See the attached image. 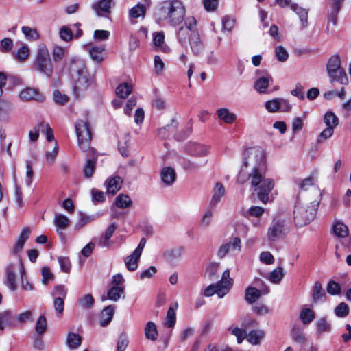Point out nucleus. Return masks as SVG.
Segmentation results:
<instances>
[{
	"instance_id": "obj_1",
	"label": "nucleus",
	"mask_w": 351,
	"mask_h": 351,
	"mask_svg": "<svg viewBox=\"0 0 351 351\" xmlns=\"http://www.w3.org/2000/svg\"><path fill=\"white\" fill-rule=\"evenodd\" d=\"M243 161L237 180L240 183L250 181L251 187L257 198L263 204L270 201V194L274 187L271 178H265V154L261 147H251L243 153Z\"/></svg>"
},
{
	"instance_id": "obj_2",
	"label": "nucleus",
	"mask_w": 351,
	"mask_h": 351,
	"mask_svg": "<svg viewBox=\"0 0 351 351\" xmlns=\"http://www.w3.org/2000/svg\"><path fill=\"white\" fill-rule=\"evenodd\" d=\"M185 8L178 0H166L162 2L154 11V17L158 23L168 20L172 26L180 25L184 17Z\"/></svg>"
},
{
	"instance_id": "obj_3",
	"label": "nucleus",
	"mask_w": 351,
	"mask_h": 351,
	"mask_svg": "<svg viewBox=\"0 0 351 351\" xmlns=\"http://www.w3.org/2000/svg\"><path fill=\"white\" fill-rule=\"evenodd\" d=\"M69 73L73 85L74 94L76 97H80L87 90L90 82V77L84 61L80 59L72 60Z\"/></svg>"
},
{
	"instance_id": "obj_4",
	"label": "nucleus",
	"mask_w": 351,
	"mask_h": 351,
	"mask_svg": "<svg viewBox=\"0 0 351 351\" xmlns=\"http://www.w3.org/2000/svg\"><path fill=\"white\" fill-rule=\"evenodd\" d=\"M22 232L20 234L13 250L12 254L17 257L16 262L10 263L5 269L4 285L11 291H16L18 288V274H22Z\"/></svg>"
},
{
	"instance_id": "obj_5",
	"label": "nucleus",
	"mask_w": 351,
	"mask_h": 351,
	"mask_svg": "<svg viewBox=\"0 0 351 351\" xmlns=\"http://www.w3.org/2000/svg\"><path fill=\"white\" fill-rule=\"evenodd\" d=\"M318 203H298L294 210V220L297 226H303L313 221L316 215Z\"/></svg>"
},
{
	"instance_id": "obj_6",
	"label": "nucleus",
	"mask_w": 351,
	"mask_h": 351,
	"mask_svg": "<svg viewBox=\"0 0 351 351\" xmlns=\"http://www.w3.org/2000/svg\"><path fill=\"white\" fill-rule=\"evenodd\" d=\"M326 71L331 82L337 81L341 84H348V79L346 72L341 67V59L339 55H333L328 59Z\"/></svg>"
},
{
	"instance_id": "obj_7",
	"label": "nucleus",
	"mask_w": 351,
	"mask_h": 351,
	"mask_svg": "<svg viewBox=\"0 0 351 351\" xmlns=\"http://www.w3.org/2000/svg\"><path fill=\"white\" fill-rule=\"evenodd\" d=\"M35 64L41 73L51 77L53 69L49 50L45 45L38 46Z\"/></svg>"
},
{
	"instance_id": "obj_8",
	"label": "nucleus",
	"mask_w": 351,
	"mask_h": 351,
	"mask_svg": "<svg viewBox=\"0 0 351 351\" xmlns=\"http://www.w3.org/2000/svg\"><path fill=\"white\" fill-rule=\"evenodd\" d=\"M75 130L80 148L86 151L90 146L92 138L90 124L87 121L78 120L75 123Z\"/></svg>"
},
{
	"instance_id": "obj_9",
	"label": "nucleus",
	"mask_w": 351,
	"mask_h": 351,
	"mask_svg": "<svg viewBox=\"0 0 351 351\" xmlns=\"http://www.w3.org/2000/svg\"><path fill=\"white\" fill-rule=\"evenodd\" d=\"M286 221L282 219H274L271 223L267 233L269 241H275L282 237L285 234Z\"/></svg>"
},
{
	"instance_id": "obj_10",
	"label": "nucleus",
	"mask_w": 351,
	"mask_h": 351,
	"mask_svg": "<svg viewBox=\"0 0 351 351\" xmlns=\"http://www.w3.org/2000/svg\"><path fill=\"white\" fill-rule=\"evenodd\" d=\"M291 0H276V3L281 8H285L290 5L291 9L296 13L300 19L303 27L308 24V10L299 7L297 4H291Z\"/></svg>"
},
{
	"instance_id": "obj_11",
	"label": "nucleus",
	"mask_w": 351,
	"mask_h": 351,
	"mask_svg": "<svg viewBox=\"0 0 351 351\" xmlns=\"http://www.w3.org/2000/svg\"><path fill=\"white\" fill-rule=\"evenodd\" d=\"M241 249V241L240 238L236 237L226 243L223 244L217 252V256L223 258L230 252H240Z\"/></svg>"
},
{
	"instance_id": "obj_12",
	"label": "nucleus",
	"mask_w": 351,
	"mask_h": 351,
	"mask_svg": "<svg viewBox=\"0 0 351 351\" xmlns=\"http://www.w3.org/2000/svg\"><path fill=\"white\" fill-rule=\"evenodd\" d=\"M344 0H330L328 3V21L333 25L337 24V15L341 10Z\"/></svg>"
},
{
	"instance_id": "obj_13",
	"label": "nucleus",
	"mask_w": 351,
	"mask_h": 351,
	"mask_svg": "<svg viewBox=\"0 0 351 351\" xmlns=\"http://www.w3.org/2000/svg\"><path fill=\"white\" fill-rule=\"evenodd\" d=\"M22 321V313L19 314L17 317L12 314L10 311H5L0 312V330H3L5 326H14L16 322Z\"/></svg>"
},
{
	"instance_id": "obj_14",
	"label": "nucleus",
	"mask_w": 351,
	"mask_h": 351,
	"mask_svg": "<svg viewBox=\"0 0 351 351\" xmlns=\"http://www.w3.org/2000/svg\"><path fill=\"white\" fill-rule=\"evenodd\" d=\"M112 4V0H99L92 8L99 16L108 17Z\"/></svg>"
},
{
	"instance_id": "obj_15",
	"label": "nucleus",
	"mask_w": 351,
	"mask_h": 351,
	"mask_svg": "<svg viewBox=\"0 0 351 351\" xmlns=\"http://www.w3.org/2000/svg\"><path fill=\"white\" fill-rule=\"evenodd\" d=\"M186 152L193 156H204L208 154V148L197 143H189L186 145Z\"/></svg>"
},
{
	"instance_id": "obj_16",
	"label": "nucleus",
	"mask_w": 351,
	"mask_h": 351,
	"mask_svg": "<svg viewBox=\"0 0 351 351\" xmlns=\"http://www.w3.org/2000/svg\"><path fill=\"white\" fill-rule=\"evenodd\" d=\"M23 99L43 102L45 96L38 88L27 87L23 89Z\"/></svg>"
},
{
	"instance_id": "obj_17",
	"label": "nucleus",
	"mask_w": 351,
	"mask_h": 351,
	"mask_svg": "<svg viewBox=\"0 0 351 351\" xmlns=\"http://www.w3.org/2000/svg\"><path fill=\"white\" fill-rule=\"evenodd\" d=\"M191 48L195 56H199L204 50V44L201 40L198 32H194L189 39Z\"/></svg>"
},
{
	"instance_id": "obj_18",
	"label": "nucleus",
	"mask_w": 351,
	"mask_h": 351,
	"mask_svg": "<svg viewBox=\"0 0 351 351\" xmlns=\"http://www.w3.org/2000/svg\"><path fill=\"white\" fill-rule=\"evenodd\" d=\"M160 177L162 182L167 186L172 185L176 179V173L172 167H166L162 169Z\"/></svg>"
},
{
	"instance_id": "obj_19",
	"label": "nucleus",
	"mask_w": 351,
	"mask_h": 351,
	"mask_svg": "<svg viewBox=\"0 0 351 351\" xmlns=\"http://www.w3.org/2000/svg\"><path fill=\"white\" fill-rule=\"evenodd\" d=\"M53 222L55 226L57 227L56 231L60 236H62L63 234L62 230L66 229L70 224L69 218L60 213H56L55 215Z\"/></svg>"
},
{
	"instance_id": "obj_20",
	"label": "nucleus",
	"mask_w": 351,
	"mask_h": 351,
	"mask_svg": "<svg viewBox=\"0 0 351 351\" xmlns=\"http://www.w3.org/2000/svg\"><path fill=\"white\" fill-rule=\"evenodd\" d=\"M122 183L123 180L119 176H114L113 178H108L105 182L107 192L108 193L115 194L121 189Z\"/></svg>"
},
{
	"instance_id": "obj_21",
	"label": "nucleus",
	"mask_w": 351,
	"mask_h": 351,
	"mask_svg": "<svg viewBox=\"0 0 351 351\" xmlns=\"http://www.w3.org/2000/svg\"><path fill=\"white\" fill-rule=\"evenodd\" d=\"M184 251V247L178 246L171 249H168L163 252V257L168 262H172L180 258Z\"/></svg>"
},
{
	"instance_id": "obj_22",
	"label": "nucleus",
	"mask_w": 351,
	"mask_h": 351,
	"mask_svg": "<svg viewBox=\"0 0 351 351\" xmlns=\"http://www.w3.org/2000/svg\"><path fill=\"white\" fill-rule=\"evenodd\" d=\"M105 47L103 45L97 46L92 45L88 49V53L91 59L96 62H101L104 60V52Z\"/></svg>"
},
{
	"instance_id": "obj_23",
	"label": "nucleus",
	"mask_w": 351,
	"mask_h": 351,
	"mask_svg": "<svg viewBox=\"0 0 351 351\" xmlns=\"http://www.w3.org/2000/svg\"><path fill=\"white\" fill-rule=\"evenodd\" d=\"M225 195V189L220 182H217L213 190V194L210 202V206L214 208L221 200V198Z\"/></svg>"
},
{
	"instance_id": "obj_24",
	"label": "nucleus",
	"mask_w": 351,
	"mask_h": 351,
	"mask_svg": "<svg viewBox=\"0 0 351 351\" xmlns=\"http://www.w3.org/2000/svg\"><path fill=\"white\" fill-rule=\"evenodd\" d=\"M114 313L113 306L108 305L102 311L100 315V325L103 327L108 326L111 322Z\"/></svg>"
},
{
	"instance_id": "obj_25",
	"label": "nucleus",
	"mask_w": 351,
	"mask_h": 351,
	"mask_svg": "<svg viewBox=\"0 0 351 351\" xmlns=\"http://www.w3.org/2000/svg\"><path fill=\"white\" fill-rule=\"evenodd\" d=\"M270 81H273V79L269 75L260 77L255 82L254 87L258 93H265Z\"/></svg>"
},
{
	"instance_id": "obj_26",
	"label": "nucleus",
	"mask_w": 351,
	"mask_h": 351,
	"mask_svg": "<svg viewBox=\"0 0 351 351\" xmlns=\"http://www.w3.org/2000/svg\"><path fill=\"white\" fill-rule=\"evenodd\" d=\"M215 293H216L219 298H221L228 293L217 283L210 285L204 291V295L206 297L212 296Z\"/></svg>"
},
{
	"instance_id": "obj_27",
	"label": "nucleus",
	"mask_w": 351,
	"mask_h": 351,
	"mask_svg": "<svg viewBox=\"0 0 351 351\" xmlns=\"http://www.w3.org/2000/svg\"><path fill=\"white\" fill-rule=\"evenodd\" d=\"M206 163V161H204L201 164H197L186 158L180 159V164L186 171H187L189 173H195L199 169V168L204 166Z\"/></svg>"
},
{
	"instance_id": "obj_28",
	"label": "nucleus",
	"mask_w": 351,
	"mask_h": 351,
	"mask_svg": "<svg viewBox=\"0 0 351 351\" xmlns=\"http://www.w3.org/2000/svg\"><path fill=\"white\" fill-rule=\"evenodd\" d=\"M217 114L219 119L228 124L232 123L237 119V116L226 108H219L217 110Z\"/></svg>"
},
{
	"instance_id": "obj_29",
	"label": "nucleus",
	"mask_w": 351,
	"mask_h": 351,
	"mask_svg": "<svg viewBox=\"0 0 351 351\" xmlns=\"http://www.w3.org/2000/svg\"><path fill=\"white\" fill-rule=\"evenodd\" d=\"M132 204V201L128 195L121 193L116 197L112 206H115L117 208L123 209L130 208ZM112 209H113V207H112Z\"/></svg>"
},
{
	"instance_id": "obj_30",
	"label": "nucleus",
	"mask_w": 351,
	"mask_h": 351,
	"mask_svg": "<svg viewBox=\"0 0 351 351\" xmlns=\"http://www.w3.org/2000/svg\"><path fill=\"white\" fill-rule=\"evenodd\" d=\"M178 125V122L175 119H172L171 123L160 128L158 131V134L161 138H167L170 134H173L177 130Z\"/></svg>"
},
{
	"instance_id": "obj_31",
	"label": "nucleus",
	"mask_w": 351,
	"mask_h": 351,
	"mask_svg": "<svg viewBox=\"0 0 351 351\" xmlns=\"http://www.w3.org/2000/svg\"><path fill=\"white\" fill-rule=\"evenodd\" d=\"M145 335L147 339L156 341L158 338V333L156 324L153 322H148L145 326Z\"/></svg>"
},
{
	"instance_id": "obj_32",
	"label": "nucleus",
	"mask_w": 351,
	"mask_h": 351,
	"mask_svg": "<svg viewBox=\"0 0 351 351\" xmlns=\"http://www.w3.org/2000/svg\"><path fill=\"white\" fill-rule=\"evenodd\" d=\"M124 289L123 286H112L107 292V298L115 302L119 300L123 294Z\"/></svg>"
},
{
	"instance_id": "obj_33",
	"label": "nucleus",
	"mask_w": 351,
	"mask_h": 351,
	"mask_svg": "<svg viewBox=\"0 0 351 351\" xmlns=\"http://www.w3.org/2000/svg\"><path fill=\"white\" fill-rule=\"evenodd\" d=\"M66 344L70 349H77L82 344L81 336L74 332H69L66 337Z\"/></svg>"
},
{
	"instance_id": "obj_34",
	"label": "nucleus",
	"mask_w": 351,
	"mask_h": 351,
	"mask_svg": "<svg viewBox=\"0 0 351 351\" xmlns=\"http://www.w3.org/2000/svg\"><path fill=\"white\" fill-rule=\"evenodd\" d=\"M141 258L140 255H135L134 252L125 257L124 262L127 269L130 271H135L138 267V263Z\"/></svg>"
},
{
	"instance_id": "obj_35",
	"label": "nucleus",
	"mask_w": 351,
	"mask_h": 351,
	"mask_svg": "<svg viewBox=\"0 0 351 351\" xmlns=\"http://www.w3.org/2000/svg\"><path fill=\"white\" fill-rule=\"evenodd\" d=\"M217 283L228 293L233 285V280L230 277L229 269L223 271L221 279Z\"/></svg>"
},
{
	"instance_id": "obj_36",
	"label": "nucleus",
	"mask_w": 351,
	"mask_h": 351,
	"mask_svg": "<svg viewBox=\"0 0 351 351\" xmlns=\"http://www.w3.org/2000/svg\"><path fill=\"white\" fill-rule=\"evenodd\" d=\"M261 292L253 287H249L245 290V299L249 304L255 302L261 296Z\"/></svg>"
},
{
	"instance_id": "obj_37",
	"label": "nucleus",
	"mask_w": 351,
	"mask_h": 351,
	"mask_svg": "<svg viewBox=\"0 0 351 351\" xmlns=\"http://www.w3.org/2000/svg\"><path fill=\"white\" fill-rule=\"evenodd\" d=\"M325 297L326 293L322 287V284L318 281L315 282L313 289L312 301L314 303H317L318 301L322 300Z\"/></svg>"
},
{
	"instance_id": "obj_38",
	"label": "nucleus",
	"mask_w": 351,
	"mask_h": 351,
	"mask_svg": "<svg viewBox=\"0 0 351 351\" xmlns=\"http://www.w3.org/2000/svg\"><path fill=\"white\" fill-rule=\"evenodd\" d=\"M332 232L339 238H345L348 235V228L341 221L336 222L332 227Z\"/></svg>"
},
{
	"instance_id": "obj_39",
	"label": "nucleus",
	"mask_w": 351,
	"mask_h": 351,
	"mask_svg": "<svg viewBox=\"0 0 351 351\" xmlns=\"http://www.w3.org/2000/svg\"><path fill=\"white\" fill-rule=\"evenodd\" d=\"M264 336L265 332L263 330H252L246 335V338L250 343L257 345Z\"/></svg>"
},
{
	"instance_id": "obj_40",
	"label": "nucleus",
	"mask_w": 351,
	"mask_h": 351,
	"mask_svg": "<svg viewBox=\"0 0 351 351\" xmlns=\"http://www.w3.org/2000/svg\"><path fill=\"white\" fill-rule=\"evenodd\" d=\"M315 318L314 312L309 308L304 307L300 314V319L304 324H309Z\"/></svg>"
},
{
	"instance_id": "obj_41",
	"label": "nucleus",
	"mask_w": 351,
	"mask_h": 351,
	"mask_svg": "<svg viewBox=\"0 0 351 351\" xmlns=\"http://www.w3.org/2000/svg\"><path fill=\"white\" fill-rule=\"evenodd\" d=\"M285 276L284 269L282 267H278L269 273L268 279L274 284H278Z\"/></svg>"
},
{
	"instance_id": "obj_42",
	"label": "nucleus",
	"mask_w": 351,
	"mask_h": 351,
	"mask_svg": "<svg viewBox=\"0 0 351 351\" xmlns=\"http://www.w3.org/2000/svg\"><path fill=\"white\" fill-rule=\"evenodd\" d=\"M132 90V87L128 83H122L119 84L116 89L117 95L122 99L126 98Z\"/></svg>"
},
{
	"instance_id": "obj_43",
	"label": "nucleus",
	"mask_w": 351,
	"mask_h": 351,
	"mask_svg": "<svg viewBox=\"0 0 351 351\" xmlns=\"http://www.w3.org/2000/svg\"><path fill=\"white\" fill-rule=\"evenodd\" d=\"M146 14V8L144 5L138 3L132 8L129 11V16L133 19H137L140 16L144 17Z\"/></svg>"
},
{
	"instance_id": "obj_44",
	"label": "nucleus",
	"mask_w": 351,
	"mask_h": 351,
	"mask_svg": "<svg viewBox=\"0 0 351 351\" xmlns=\"http://www.w3.org/2000/svg\"><path fill=\"white\" fill-rule=\"evenodd\" d=\"M291 335L293 340L302 346L304 345L307 341L304 334L300 328L294 327L292 330Z\"/></svg>"
},
{
	"instance_id": "obj_45",
	"label": "nucleus",
	"mask_w": 351,
	"mask_h": 351,
	"mask_svg": "<svg viewBox=\"0 0 351 351\" xmlns=\"http://www.w3.org/2000/svg\"><path fill=\"white\" fill-rule=\"evenodd\" d=\"M228 331H230L232 335L237 337L238 343H241L244 339L246 338V330L243 328H240L237 326H232L228 328Z\"/></svg>"
},
{
	"instance_id": "obj_46",
	"label": "nucleus",
	"mask_w": 351,
	"mask_h": 351,
	"mask_svg": "<svg viewBox=\"0 0 351 351\" xmlns=\"http://www.w3.org/2000/svg\"><path fill=\"white\" fill-rule=\"evenodd\" d=\"M96 160L95 159H88L83 168V173L85 178H90L93 176Z\"/></svg>"
},
{
	"instance_id": "obj_47",
	"label": "nucleus",
	"mask_w": 351,
	"mask_h": 351,
	"mask_svg": "<svg viewBox=\"0 0 351 351\" xmlns=\"http://www.w3.org/2000/svg\"><path fill=\"white\" fill-rule=\"evenodd\" d=\"M47 328V324L46 317L44 315H40L37 319L35 331L36 335H43Z\"/></svg>"
},
{
	"instance_id": "obj_48",
	"label": "nucleus",
	"mask_w": 351,
	"mask_h": 351,
	"mask_svg": "<svg viewBox=\"0 0 351 351\" xmlns=\"http://www.w3.org/2000/svg\"><path fill=\"white\" fill-rule=\"evenodd\" d=\"M23 34L29 41H36L40 38V35L36 29L23 26Z\"/></svg>"
},
{
	"instance_id": "obj_49",
	"label": "nucleus",
	"mask_w": 351,
	"mask_h": 351,
	"mask_svg": "<svg viewBox=\"0 0 351 351\" xmlns=\"http://www.w3.org/2000/svg\"><path fill=\"white\" fill-rule=\"evenodd\" d=\"M265 209L261 206H252L246 211L243 215L249 218L250 217H259L264 213Z\"/></svg>"
},
{
	"instance_id": "obj_50",
	"label": "nucleus",
	"mask_w": 351,
	"mask_h": 351,
	"mask_svg": "<svg viewBox=\"0 0 351 351\" xmlns=\"http://www.w3.org/2000/svg\"><path fill=\"white\" fill-rule=\"evenodd\" d=\"M324 121L327 127L335 128L338 125L339 119L332 112H327L324 117Z\"/></svg>"
},
{
	"instance_id": "obj_51",
	"label": "nucleus",
	"mask_w": 351,
	"mask_h": 351,
	"mask_svg": "<svg viewBox=\"0 0 351 351\" xmlns=\"http://www.w3.org/2000/svg\"><path fill=\"white\" fill-rule=\"evenodd\" d=\"M165 34L162 32H156L154 34L153 41L154 45L157 47H160L164 51L167 52L169 51V49L168 47L163 46Z\"/></svg>"
},
{
	"instance_id": "obj_52",
	"label": "nucleus",
	"mask_w": 351,
	"mask_h": 351,
	"mask_svg": "<svg viewBox=\"0 0 351 351\" xmlns=\"http://www.w3.org/2000/svg\"><path fill=\"white\" fill-rule=\"evenodd\" d=\"M178 38L179 40V42L183 45H185L187 43V40L191 37V31L189 30V29L181 27L178 29V32L177 33Z\"/></svg>"
},
{
	"instance_id": "obj_53",
	"label": "nucleus",
	"mask_w": 351,
	"mask_h": 351,
	"mask_svg": "<svg viewBox=\"0 0 351 351\" xmlns=\"http://www.w3.org/2000/svg\"><path fill=\"white\" fill-rule=\"evenodd\" d=\"M51 295L55 298L64 299L67 295V288L63 285H58L53 287Z\"/></svg>"
},
{
	"instance_id": "obj_54",
	"label": "nucleus",
	"mask_w": 351,
	"mask_h": 351,
	"mask_svg": "<svg viewBox=\"0 0 351 351\" xmlns=\"http://www.w3.org/2000/svg\"><path fill=\"white\" fill-rule=\"evenodd\" d=\"M129 343L128 337L125 332L120 334L117 346V351H125Z\"/></svg>"
},
{
	"instance_id": "obj_55",
	"label": "nucleus",
	"mask_w": 351,
	"mask_h": 351,
	"mask_svg": "<svg viewBox=\"0 0 351 351\" xmlns=\"http://www.w3.org/2000/svg\"><path fill=\"white\" fill-rule=\"evenodd\" d=\"M176 322V316L175 310L173 308H169L167 311V317L165 322V326L169 328L174 326Z\"/></svg>"
},
{
	"instance_id": "obj_56",
	"label": "nucleus",
	"mask_w": 351,
	"mask_h": 351,
	"mask_svg": "<svg viewBox=\"0 0 351 351\" xmlns=\"http://www.w3.org/2000/svg\"><path fill=\"white\" fill-rule=\"evenodd\" d=\"M34 169L31 164L29 162H27L26 163V172L25 178V185L27 187H30L32 186L34 180Z\"/></svg>"
},
{
	"instance_id": "obj_57",
	"label": "nucleus",
	"mask_w": 351,
	"mask_h": 351,
	"mask_svg": "<svg viewBox=\"0 0 351 351\" xmlns=\"http://www.w3.org/2000/svg\"><path fill=\"white\" fill-rule=\"evenodd\" d=\"M275 55L279 62H285L289 57L287 51L281 45L276 47Z\"/></svg>"
},
{
	"instance_id": "obj_58",
	"label": "nucleus",
	"mask_w": 351,
	"mask_h": 351,
	"mask_svg": "<svg viewBox=\"0 0 351 351\" xmlns=\"http://www.w3.org/2000/svg\"><path fill=\"white\" fill-rule=\"evenodd\" d=\"M349 313V307L345 302H341L335 308V313L337 317H344Z\"/></svg>"
},
{
	"instance_id": "obj_59",
	"label": "nucleus",
	"mask_w": 351,
	"mask_h": 351,
	"mask_svg": "<svg viewBox=\"0 0 351 351\" xmlns=\"http://www.w3.org/2000/svg\"><path fill=\"white\" fill-rule=\"evenodd\" d=\"M326 291L330 295H339L341 293V287L339 283L331 280L327 285Z\"/></svg>"
},
{
	"instance_id": "obj_60",
	"label": "nucleus",
	"mask_w": 351,
	"mask_h": 351,
	"mask_svg": "<svg viewBox=\"0 0 351 351\" xmlns=\"http://www.w3.org/2000/svg\"><path fill=\"white\" fill-rule=\"evenodd\" d=\"M80 306L84 308H90L94 304V298L91 294H86L79 300Z\"/></svg>"
},
{
	"instance_id": "obj_61",
	"label": "nucleus",
	"mask_w": 351,
	"mask_h": 351,
	"mask_svg": "<svg viewBox=\"0 0 351 351\" xmlns=\"http://www.w3.org/2000/svg\"><path fill=\"white\" fill-rule=\"evenodd\" d=\"M317 330L319 332H329L330 330V324L326 318H321L316 323Z\"/></svg>"
},
{
	"instance_id": "obj_62",
	"label": "nucleus",
	"mask_w": 351,
	"mask_h": 351,
	"mask_svg": "<svg viewBox=\"0 0 351 351\" xmlns=\"http://www.w3.org/2000/svg\"><path fill=\"white\" fill-rule=\"evenodd\" d=\"M58 263L60 264L61 270L63 272L69 273L71 270V263L68 257L60 256L58 258Z\"/></svg>"
},
{
	"instance_id": "obj_63",
	"label": "nucleus",
	"mask_w": 351,
	"mask_h": 351,
	"mask_svg": "<svg viewBox=\"0 0 351 351\" xmlns=\"http://www.w3.org/2000/svg\"><path fill=\"white\" fill-rule=\"evenodd\" d=\"M42 274V282L44 285H47L49 280L54 278V275L51 272L50 268L47 266H45L41 269Z\"/></svg>"
},
{
	"instance_id": "obj_64",
	"label": "nucleus",
	"mask_w": 351,
	"mask_h": 351,
	"mask_svg": "<svg viewBox=\"0 0 351 351\" xmlns=\"http://www.w3.org/2000/svg\"><path fill=\"white\" fill-rule=\"evenodd\" d=\"M66 54V49L56 46L53 50V58L55 62H59L63 59Z\"/></svg>"
}]
</instances>
